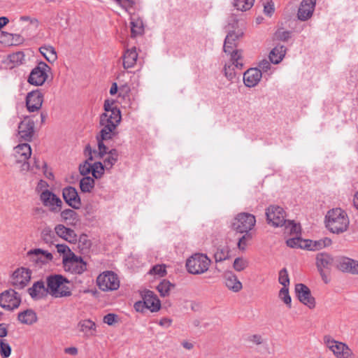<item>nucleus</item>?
<instances>
[{
    "label": "nucleus",
    "instance_id": "obj_17",
    "mask_svg": "<svg viewBox=\"0 0 358 358\" xmlns=\"http://www.w3.org/2000/svg\"><path fill=\"white\" fill-rule=\"evenodd\" d=\"M295 292L301 303L309 308H315V298L312 296L310 289L306 285L302 283L296 284L295 285Z\"/></svg>",
    "mask_w": 358,
    "mask_h": 358
},
{
    "label": "nucleus",
    "instance_id": "obj_5",
    "mask_svg": "<svg viewBox=\"0 0 358 358\" xmlns=\"http://www.w3.org/2000/svg\"><path fill=\"white\" fill-rule=\"evenodd\" d=\"M210 259L203 254H194L187 259L186 268L187 271L194 275H199L208 271Z\"/></svg>",
    "mask_w": 358,
    "mask_h": 358
},
{
    "label": "nucleus",
    "instance_id": "obj_28",
    "mask_svg": "<svg viewBox=\"0 0 358 358\" xmlns=\"http://www.w3.org/2000/svg\"><path fill=\"white\" fill-rule=\"evenodd\" d=\"M226 287L234 292H238L243 288L242 283L232 271H227L224 274Z\"/></svg>",
    "mask_w": 358,
    "mask_h": 358
},
{
    "label": "nucleus",
    "instance_id": "obj_46",
    "mask_svg": "<svg viewBox=\"0 0 358 358\" xmlns=\"http://www.w3.org/2000/svg\"><path fill=\"white\" fill-rule=\"evenodd\" d=\"M285 229L289 231L290 234H296L298 235L301 232V227L299 224H296L293 221L287 220L286 224H284Z\"/></svg>",
    "mask_w": 358,
    "mask_h": 358
},
{
    "label": "nucleus",
    "instance_id": "obj_43",
    "mask_svg": "<svg viewBox=\"0 0 358 358\" xmlns=\"http://www.w3.org/2000/svg\"><path fill=\"white\" fill-rule=\"evenodd\" d=\"M8 59L13 64V66H17L24 60V55L22 52H13L8 56Z\"/></svg>",
    "mask_w": 358,
    "mask_h": 358
},
{
    "label": "nucleus",
    "instance_id": "obj_48",
    "mask_svg": "<svg viewBox=\"0 0 358 358\" xmlns=\"http://www.w3.org/2000/svg\"><path fill=\"white\" fill-rule=\"evenodd\" d=\"M279 297L289 308H291L292 299L289 294L288 287L281 288L279 292Z\"/></svg>",
    "mask_w": 358,
    "mask_h": 358
},
{
    "label": "nucleus",
    "instance_id": "obj_6",
    "mask_svg": "<svg viewBox=\"0 0 358 358\" xmlns=\"http://www.w3.org/2000/svg\"><path fill=\"white\" fill-rule=\"evenodd\" d=\"M323 340L336 358H355L352 350L347 344L336 341L330 336H324Z\"/></svg>",
    "mask_w": 358,
    "mask_h": 358
},
{
    "label": "nucleus",
    "instance_id": "obj_60",
    "mask_svg": "<svg viewBox=\"0 0 358 358\" xmlns=\"http://www.w3.org/2000/svg\"><path fill=\"white\" fill-rule=\"evenodd\" d=\"M248 341L252 342L256 345H260L263 343V338L262 336L259 334H254L248 337Z\"/></svg>",
    "mask_w": 358,
    "mask_h": 358
},
{
    "label": "nucleus",
    "instance_id": "obj_2",
    "mask_svg": "<svg viewBox=\"0 0 358 358\" xmlns=\"http://www.w3.org/2000/svg\"><path fill=\"white\" fill-rule=\"evenodd\" d=\"M325 223L327 228L331 233L339 234L347 231L350 221L345 211L337 208L327 212Z\"/></svg>",
    "mask_w": 358,
    "mask_h": 358
},
{
    "label": "nucleus",
    "instance_id": "obj_39",
    "mask_svg": "<svg viewBox=\"0 0 358 358\" xmlns=\"http://www.w3.org/2000/svg\"><path fill=\"white\" fill-rule=\"evenodd\" d=\"M236 69L241 70L243 69V67L242 68L237 67L234 64L233 61H231V64H225L224 65V75L229 80H233V79L235 78V77L236 76V72L235 71Z\"/></svg>",
    "mask_w": 358,
    "mask_h": 358
},
{
    "label": "nucleus",
    "instance_id": "obj_22",
    "mask_svg": "<svg viewBox=\"0 0 358 358\" xmlns=\"http://www.w3.org/2000/svg\"><path fill=\"white\" fill-rule=\"evenodd\" d=\"M316 0H302L298 10L297 16L301 21L308 20L313 15Z\"/></svg>",
    "mask_w": 358,
    "mask_h": 358
},
{
    "label": "nucleus",
    "instance_id": "obj_1",
    "mask_svg": "<svg viewBox=\"0 0 358 358\" xmlns=\"http://www.w3.org/2000/svg\"><path fill=\"white\" fill-rule=\"evenodd\" d=\"M121 120L122 115L119 108L104 112L100 115L99 124L101 129L96 136L98 151H94L99 158H103L107 152L108 148L104 144V141L111 140L116 136V129Z\"/></svg>",
    "mask_w": 358,
    "mask_h": 358
},
{
    "label": "nucleus",
    "instance_id": "obj_30",
    "mask_svg": "<svg viewBox=\"0 0 358 358\" xmlns=\"http://www.w3.org/2000/svg\"><path fill=\"white\" fill-rule=\"evenodd\" d=\"M303 246H301L302 249L308 250H319L331 244V240L329 238H324L317 241H312L306 239L303 241Z\"/></svg>",
    "mask_w": 358,
    "mask_h": 358
},
{
    "label": "nucleus",
    "instance_id": "obj_4",
    "mask_svg": "<svg viewBox=\"0 0 358 358\" xmlns=\"http://www.w3.org/2000/svg\"><path fill=\"white\" fill-rule=\"evenodd\" d=\"M241 36V34H236L234 31L229 32L223 46L224 52L231 55V61H233L234 64L239 68L243 67L242 52L234 48L236 47V41Z\"/></svg>",
    "mask_w": 358,
    "mask_h": 358
},
{
    "label": "nucleus",
    "instance_id": "obj_63",
    "mask_svg": "<svg viewBox=\"0 0 358 358\" xmlns=\"http://www.w3.org/2000/svg\"><path fill=\"white\" fill-rule=\"evenodd\" d=\"M33 160H34V163H33L32 166L30 165L29 171H34V169H36V170L42 169L41 162L43 161L39 160L38 159L36 158L35 157H34Z\"/></svg>",
    "mask_w": 358,
    "mask_h": 358
},
{
    "label": "nucleus",
    "instance_id": "obj_12",
    "mask_svg": "<svg viewBox=\"0 0 358 358\" xmlns=\"http://www.w3.org/2000/svg\"><path fill=\"white\" fill-rule=\"evenodd\" d=\"M21 303L20 295L13 289H9L0 294V306L7 310L17 308Z\"/></svg>",
    "mask_w": 358,
    "mask_h": 358
},
{
    "label": "nucleus",
    "instance_id": "obj_31",
    "mask_svg": "<svg viewBox=\"0 0 358 358\" xmlns=\"http://www.w3.org/2000/svg\"><path fill=\"white\" fill-rule=\"evenodd\" d=\"M334 259L330 255L324 252L318 253L316 256V266L317 270H329L335 264Z\"/></svg>",
    "mask_w": 358,
    "mask_h": 358
},
{
    "label": "nucleus",
    "instance_id": "obj_35",
    "mask_svg": "<svg viewBox=\"0 0 358 358\" xmlns=\"http://www.w3.org/2000/svg\"><path fill=\"white\" fill-rule=\"evenodd\" d=\"M94 187V180L90 176H85L80 181V187L83 192H90Z\"/></svg>",
    "mask_w": 358,
    "mask_h": 358
},
{
    "label": "nucleus",
    "instance_id": "obj_8",
    "mask_svg": "<svg viewBox=\"0 0 358 358\" xmlns=\"http://www.w3.org/2000/svg\"><path fill=\"white\" fill-rule=\"evenodd\" d=\"M256 224L255 217L248 213H241L236 215L232 222L233 229L241 234L250 232Z\"/></svg>",
    "mask_w": 358,
    "mask_h": 358
},
{
    "label": "nucleus",
    "instance_id": "obj_58",
    "mask_svg": "<svg viewBox=\"0 0 358 358\" xmlns=\"http://www.w3.org/2000/svg\"><path fill=\"white\" fill-rule=\"evenodd\" d=\"M41 166H42V170L43 171L45 176L49 180H53L54 175L52 171H48L47 164L45 162H42Z\"/></svg>",
    "mask_w": 358,
    "mask_h": 358
},
{
    "label": "nucleus",
    "instance_id": "obj_23",
    "mask_svg": "<svg viewBox=\"0 0 358 358\" xmlns=\"http://www.w3.org/2000/svg\"><path fill=\"white\" fill-rule=\"evenodd\" d=\"M95 150H92L90 145H87L85 149V154L87 156V159L79 166V171L80 173L85 176H88L87 175L92 173V164L91 161L93 160L94 158L100 159L97 157V154H95Z\"/></svg>",
    "mask_w": 358,
    "mask_h": 358
},
{
    "label": "nucleus",
    "instance_id": "obj_64",
    "mask_svg": "<svg viewBox=\"0 0 358 358\" xmlns=\"http://www.w3.org/2000/svg\"><path fill=\"white\" fill-rule=\"evenodd\" d=\"M259 66L261 69V72H266L271 69V64L266 60H263L262 62H260Z\"/></svg>",
    "mask_w": 358,
    "mask_h": 358
},
{
    "label": "nucleus",
    "instance_id": "obj_29",
    "mask_svg": "<svg viewBox=\"0 0 358 358\" xmlns=\"http://www.w3.org/2000/svg\"><path fill=\"white\" fill-rule=\"evenodd\" d=\"M138 56L136 47L127 49L122 57L124 69H127L134 67L137 62Z\"/></svg>",
    "mask_w": 358,
    "mask_h": 358
},
{
    "label": "nucleus",
    "instance_id": "obj_9",
    "mask_svg": "<svg viewBox=\"0 0 358 358\" xmlns=\"http://www.w3.org/2000/svg\"><path fill=\"white\" fill-rule=\"evenodd\" d=\"M96 283L102 291H113L120 287L119 278L113 271H107L101 273L96 278Z\"/></svg>",
    "mask_w": 358,
    "mask_h": 358
},
{
    "label": "nucleus",
    "instance_id": "obj_15",
    "mask_svg": "<svg viewBox=\"0 0 358 358\" xmlns=\"http://www.w3.org/2000/svg\"><path fill=\"white\" fill-rule=\"evenodd\" d=\"M40 200L45 207L49 208L51 212L60 211L62 206V201L51 191H45L40 194Z\"/></svg>",
    "mask_w": 358,
    "mask_h": 358
},
{
    "label": "nucleus",
    "instance_id": "obj_10",
    "mask_svg": "<svg viewBox=\"0 0 358 358\" xmlns=\"http://www.w3.org/2000/svg\"><path fill=\"white\" fill-rule=\"evenodd\" d=\"M266 221L274 227H282L286 224L285 211L276 205H271L266 209Z\"/></svg>",
    "mask_w": 358,
    "mask_h": 358
},
{
    "label": "nucleus",
    "instance_id": "obj_32",
    "mask_svg": "<svg viewBox=\"0 0 358 358\" xmlns=\"http://www.w3.org/2000/svg\"><path fill=\"white\" fill-rule=\"evenodd\" d=\"M17 320L22 324L31 325L37 322L38 317L34 310L27 309L18 313Z\"/></svg>",
    "mask_w": 358,
    "mask_h": 358
},
{
    "label": "nucleus",
    "instance_id": "obj_14",
    "mask_svg": "<svg viewBox=\"0 0 358 358\" xmlns=\"http://www.w3.org/2000/svg\"><path fill=\"white\" fill-rule=\"evenodd\" d=\"M31 271L25 267H20L15 270L11 275V283L17 289H23L29 282Z\"/></svg>",
    "mask_w": 358,
    "mask_h": 358
},
{
    "label": "nucleus",
    "instance_id": "obj_56",
    "mask_svg": "<svg viewBox=\"0 0 358 358\" xmlns=\"http://www.w3.org/2000/svg\"><path fill=\"white\" fill-rule=\"evenodd\" d=\"M115 1L122 8L129 9L132 8L135 2L133 0H115Z\"/></svg>",
    "mask_w": 358,
    "mask_h": 358
},
{
    "label": "nucleus",
    "instance_id": "obj_54",
    "mask_svg": "<svg viewBox=\"0 0 358 358\" xmlns=\"http://www.w3.org/2000/svg\"><path fill=\"white\" fill-rule=\"evenodd\" d=\"M117 315L108 313L103 317V322L111 326L117 322Z\"/></svg>",
    "mask_w": 358,
    "mask_h": 358
},
{
    "label": "nucleus",
    "instance_id": "obj_45",
    "mask_svg": "<svg viewBox=\"0 0 358 358\" xmlns=\"http://www.w3.org/2000/svg\"><path fill=\"white\" fill-rule=\"evenodd\" d=\"M249 265V262L243 257H237L234 259L233 267L236 271H242Z\"/></svg>",
    "mask_w": 358,
    "mask_h": 358
},
{
    "label": "nucleus",
    "instance_id": "obj_13",
    "mask_svg": "<svg viewBox=\"0 0 358 358\" xmlns=\"http://www.w3.org/2000/svg\"><path fill=\"white\" fill-rule=\"evenodd\" d=\"M14 150V156L16 162L22 163V171H29L30 164L27 162V160L31 157V148L30 145L27 143H21L15 147Z\"/></svg>",
    "mask_w": 358,
    "mask_h": 358
},
{
    "label": "nucleus",
    "instance_id": "obj_44",
    "mask_svg": "<svg viewBox=\"0 0 358 358\" xmlns=\"http://www.w3.org/2000/svg\"><path fill=\"white\" fill-rule=\"evenodd\" d=\"M172 286V284L169 281L164 280L157 285V289L162 296H166L169 295Z\"/></svg>",
    "mask_w": 358,
    "mask_h": 358
},
{
    "label": "nucleus",
    "instance_id": "obj_50",
    "mask_svg": "<svg viewBox=\"0 0 358 358\" xmlns=\"http://www.w3.org/2000/svg\"><path fill=\"white\" fill-rule=\"evenodd\" d=\"M244 234L239 238L238 242V248L239 250H244L248 244V242L252 238L250 232H244Z\"/></svg>",
    "mask_w": 358,
    "mask_h": 358
},
{
    "label": "nucleus",
    "instance_id": "obj_47",
    "mask_svg": "<svg viewBox=\"0 0 358 358\" xmlns=\"http://www.w3.org/2000/svg\"><path fill=\"white\" fill-rule=\"evenodd\" d=\"M11 347L5 340H0V355L3 358H7L10 355Z\"/></svg>",
    "mask_w": 358,
    "mask_h": 358
},
{
    "label": "nucleus",
    "instance_id": "obj_24",
    "mask_svg": "<svg viewBox=\"0 0 358 358\" xmlns=\"http://www.w3.org/2000/svg\"><path fill=\"white\" fill-rule=\"evenodd\" d=\"M262 77L261 70L257 68L248 69L243 74V82L246 87H253L256 86Z\"/></svg>",
    "mask_w": 358,
    "mask_h": 358
},
{
    "label": "nucleus",
    "instance_id": "obj_26",
    "mask_svg": "<svg viewBox=\"0 0 358 358\" xmlns=\"http://www.w3.org/2000/svg\"><path fill=\"white\" fill-rule=\"evenodd\" d=\"M27 255L34 262L36 263L41 262L42 264H45L51 261L53 258L50 252L40 248L30 250L27 252Z\"/></svg>",
    "mask_w": 358,
    "mask_h": 358
},
{
    "label": "nucleus",
    "instance_id": "obj_3",
    "mask_svg": "<svg viewBox=\"0 0 358 358\" xmlns=\"http://www.w3.org/2000/svg\"><path fill=\"white\" fill-rule=\"evenodd\" d=\"M48 293L55 297L70 296L72 294L71 290L66 284L69 280L59 274L50 275L46 278Z\"/></svg>",
    "mask_w": 358,
    "mask_h": 358
},
{
    "label": "nucleus",
    "instance_id": "obj_19",
    "mask_svg": "<svg viewBox=\"0 0 358 358\" xmlns=\"http://www.w3.org/2000/svg\"><path fill=\"white\" fill-rule=\"evenodd\" d=\"M34 127V121L29 118H25L21 121L18 125L20 138L27 142L31 141L35 132Z\"/></svg>",
    "mask_w": 358,
    "mask_h": 358
},
{
    "label": "nucleus",
    "instance_id": "obj_41",
    "mask_svg": "<svg viewBox=\"0 0 358 358\" xmlns=\"http://www.w3.org/2000/svg\"><path fill=\"white\" fill-rule=\"evenodd\" d=\"M78 327L80 331L88 334L90 331L96 329V324L90 320H84L79 322Z\"/></svg>",
    "mask_w": 358,
    "mask_h": 358
},
{
    "label": "nucleus",
    "instance_id": "obj_49",
    "mask_svg": "<svg viewBox=\"0 0 358 358\" xmlns=\"http://www.w3.org/2000/svg\"><path fill=\"white\" fill-rule=\"evenodd\" d=\"M278 281L283 286V287H289V278L287 270L285 268H284L280 271Z\"/></svg>",
    "mask_w": 358,
    "mask_h": 358
},
{
    "label": "nucleus",
    "instance_id": "obj_62",
    "mask_svg": "<svg viewBox=\"0 0 358 358\" xmlns=\"http://www.w3.org/2000/svg\"><path fill=\"white\" fill-rule=\"evenodd\" d=\"M264 13L271 16L274 13V6L272 2H268L264 6Z\"/></svg>",
    "mask_w": 358,
    "mask_h": 358
},
{
    "label": "nucleus",
    "instance_id": "obj_33",
    "mask_svg": "<svg viewBox=\"0 0 358 358\" xmlns=\"http://www.w3.org/2000/svg\"><path fill=\"white\" fill-rule=\"evenodd\" d=\"M286 48L284 45L275 46L269 54V59L273 64H279L285 57Z\"/></svg>",
    "mask_w": 358,
    "mask_h": 358
},
{
    "label": "nucleus",
    "instance_id": "obj_21",
    "mask_svg": "<svg viewBox=\"0 0 358 358\" xmlns=\"http://www.w3.org/2000/svg\"><path fill=\"white\" fill-rule=\"evenodd\" d=\"M142 298L145 308L151 312H156L160 309L161 302L153 292L150 290L143 291Z\"/></svg>",
    "mask_w": 358,
    "mask_h": 358
},
{
    "label": "nucleus",
    "instance_id": "obj_42",
    "mask_svg": "<svg viewBox=\"0 0 358 358\" xmlns=\"http://www.w3.org/2000/svg\"><path fill=\"white\" fill-rule=\"evenodd\" d=\"M92 174L96 179L100 178L103 176L106 169L103 164L101 162H94L92 164Z\"/></svg>",
    "mask_w": 358,
    "mask_h": 358
},
{
    "label": "nucleus",
    "instance_id": "obj_11",
    "mask_svg": "<svg viewBox=\"0 0 358 358\" xmlns=\"http://www.w3.org/2000/svg\"><path fill=\"white\" fill-rule=\"evenodd\" d=\"M50 70L48 65L44 62H39L31 71L28 78V83L32 85L41 86L48 78V71Z\"/></svg>",
    "mask_w": 358,
    "mask_h": 358
},
{
    "label": "nucleus",
    "instance_id": "obj_37",
    "mask_svg": "<svg viewBox=\"0 0 358 358\" xmlns=\"http://www.w3.org/2000/svg\"><path fill=\"white\" fill-rule=\"evenodd\" d=\"M77 241L78 248L83 252L87 251L92 245L91 241L89 239L87 235L85 234H81L79 238L77 237Z\"/></svg>",
    "mask_w": 358,
    "mask_h": 358
},
{
    "label": "nucleus",
    "instance_id": "obj_16",
    "mask_svg": "<svg viewBox=\"0 0 358 358\" xmlns=\"http://www.w3.org/2000/svg\"><path fill=\"white\" fill-rule=\"evenodd\" d=\"M43 93L41 90L27 93L25 101L28 111L34 113L39 110L43 102Z\"/></svg>",
    "mask_w": 358,
    "mask_h": 358
},
{
    "label": "nucleus",
    "instance_id": "obj_18",
    "mask_svg": "<svg viewBox=\"0 0 358 358\" xmlns=\"http://www.w3.org/2000/svg\"><path fill=\"white\" fill-rule=\"evenodd\" d=\"M335 265L342 272L358 275L357 260L346 257H339L336 259Z\"/></svg>",
    "mask_w": 358,
    "mask_h": 358
},
{
    "label": "nucleus",
    "instance_id": "obj_53",
    "mask_svg": "<svg viewBox=\"0 0 358 358\" xmlns=\"http://www.w3.org/2000/svg\"><path fill=\"white\" fill-rule=\"evenodd\" d=\"M48 187H49V185L46 181H45L43 180H40L36 185V191L38 194H41L42 192H43L45 191H50L49 189H48Z\"/></svg>",
    "mask_w": 358,
    "mask_h": 358
},
{
    "label": "nucleus",
    "instance_id": "obj_59",
    "mask_svg": "<svg viewBox=\"0 0 358 358\" xmlns=\"http://www.w3.org/2000/svg\"><path fill=\"white\" fill-rule=\"evenodd\" d=\"M115 102L113 100L106 99L104 101L103 108L105 112H109L115 108H118L117 106H114Z\"/></svg>",
    "mask_w": 358,
    "mask_h": 358
},
{
    "label": "nucleus",
    "instance_id": "obj_51",
    "mask_svg": "<svg viewBox=\"0 0 358 358\" xmlns=\"http://www.w3.org/2000/svg\"><path fill=\"white\" fill-rule=\"evenodd\" d=\"M303 241H305V240L296 236L287 239L286 243L288 247L292 248H301V246H303L304 244Z\"/></svg>",
    "mask_w": 358,
    "mask_h": 358
},
{
    "label": "nucleus",
    "instance_id": "obj_40",
    "mask_svg": "<svg viewBox=\"0 0 358 358\" xmlns=\"http://www.w3.org/2000/svg\"><path fill=\"white\" fill-rule=\"evenodd\" d=\"M255 0H234V6L237 10L245 11L252 8Z\"/></svg>",
    "mask_w": 358,
    "mask_h": 358
},
{
    "label": "nucleus",
    "instance_id": "obj_61",
    "mask_svg": "<svg viewBox=\"0 0 358 358\" xmlns=\"http://www.w3.org/2000/svg\"><path fill=\"white\" fill-rule=\"evenodd\" d=\"M214 257L215 259V262H222L225 260L227 257V255L225 254V252L223 251V250H217L215 255Z\"/></svg>",
    "mask_w": 358,
    "mask_h": 358
},
{
    "label": "nucleus",
    "instance_id": "obj_20",
    "mask_svg": "<svg viewBox=\"0 0 358 358\" xmlns=\"http://www.w3.org/2000/svg\"><path fill=\"white\" fill-rule=\"evenodd\" d=\"M62 196L65 202L74 209H79L81 206L80 197L76 189L69 186L63 189Z\"/></svg>",
    "mask_w": 358,
    "mask_h": 358
},
{
    "label": "nucleus",
    "instance_id": "obj_55",
    "mask_svg": "<svg viewBox=\"0 0 358 358\" xmlns=\"http://www.w3.org/2000/svg\"><path fill=\"white\" fill-rule=\"evenodd\" d=\"M150 273L164 276L166 274V268L162 265H156L150 270Z\"/></svg>",
    "mask_w": 358,
    "mask_h": 358
},
{
    "label": "nucleus",
    "instance_id": "obj_36",
    "mask_svg": "<svg viewBox=\"0 0 358 358\" xmlns=\"http://www.w3.org/2000/svg\"><path fill=\"white\" fill-rule=\"evenodd\" d=\"M143 31V24L141 20L137 19L131 22V34L132 37L142 35Z\"/></svg>",
    "mask_w": 358,
    "mask_h": 358
},
{
    "label": "nucleus",
    "instance_id": "obj_27",
    "mask_svg": "<svg viewBox=\"0 0 358 358\" xmlns=\"http://www.w3.org/2000/svg\"><path fill=\"white\" fill-rule=\"evenodd\" d=\"M28 293L33 299H40L48 293V286L45 287L42 280L37 281L28 289Z\"/></svg>",
    "mask_w": 358,
    "mask_h": 358
},
{
    "label": "nucleus",
    "instance_id": "obj_34",
    "mask_svg": "<svg viewBox=\"0 0 358 358\" xmlns=\"http://www.w3.org/2000/svg\"><path fill=\"white\" fill-rule=\"evenodd\" d=\"M40 52L49 62H54L57 59L55 48L51 45H44L40 48Z\"/></svg>",
    "mask_w": 358,
    "mask_h": 358
},
{
    "label": "nucleus",
    "instance_id": "obj_52",
    "mask_svg": "<svg viewBox=\"0 0 358 358\" xmlns=\"http://www.w3.org/2000/svg\"><path fill=\"white\" fill-rule=\"evenodd\" d=\"M56 248L57 252L63 255L62 258L65 257H70L71 253H74L66 244H57Z\"/></svg>",
    "mask_w": 358,
    "mask_h": 358
},
{
    "label": "nucleus",
    "instance_id": "obj_7",
    "mask_svg": "<svg viewBox=\"0 0 358 358\" xmlns=\"http://www.w3.org/2000/svg\"><path fill=\"white\" fill-rule=\"evenodd\" d=\"M62 264L64 271L72 274H82L87 270V263L75 253H71L70 257H63Z\"/></svg>",
    "mask_w": 358,
    "mask_h": 358
},
{
    "label": "nucleus",
    "instance_id": "obj_38",
    "mask_svg": "<svg viewBox=\"0 0 358 358\" xmlns=\"http://www.w3.org/2000/svg\"><path fill=\"white\" fill-rule=\"evenodd\" d=\"M61 217L65 222L71 224L78 220V214L72 209H65L61 212Z\"/></svg>",
    "mask_w": 358,
    "mask_h": 358
},
{
    "label": "nucleus",
    "instance_id": "obj_57",
    "mask_svg": "<svg viewBox=\"0 0 358 358\" xmlns=\"http://www.w3.org/2000/svg\"><path fill=\"white\" fill-rule=\"evenodd\" d=\"M117 159L114 158L108 155V157H106L103 161V165L105 166L106 169H110L112 166L117 162Z\"/></svg>",
    "mask_w": 358,
    "mask_h": 358
},
{
    "label": "nucleus",
    "instance_id": "obj_25",
    "mask_svg": "<svg viewBox=\"0 0 358 358\" xmlns=\"http://www.w3.org/2000/svg\"><path fill=\"white\" fill-rule=\"evenodd\" d=\"M55 231L59 237L70 243H76L77 242V234L75 231L65 227L64 224H57L55 227Z\"/></svg>",
    "mask_w": 358,
    "mask_h": 358
}]
</instances>
